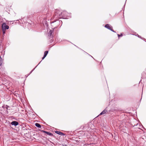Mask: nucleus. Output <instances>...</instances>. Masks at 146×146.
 <instances>
[{"label":"nucleus","mask_w":146,"mask_h":146,"mask_svg":"<svg viewBox=\"0 0 146 146\" xmlns=\"http://www.w3.org/2000/svg\"><path fill=\"white\" fill-rule=\"evenodd\" d=\"M117 36H118V37L119 38L120 36V37L122 36H123V35L122 34H121L120 35H119V34H118Z\"/></svg>","instance_id":"obj_14"},{"label":"nucleus","mask_w":146,"mask_h":146,"mask_svg":"<svg viewBox=\"0 0 146 146\" xmlns=\"http://www.w3.org/2000/svg\"><path fill=\"white\" fill-rule=\"evenodd\" d=\"M136 36H137V34L136 35Z\"/></svg>","instance_id":"obj_20"},{"label":"nucleus","mask_w":146,"mask_h":146,"mask_svg":"<svg viewBox=\"0 0 146 146\" xmlns=\"http://www.w3.org/2000/svg\"><path fill=\"white\" fill-rule=\"evenodd\" d=\"M37 65L36 66V67L30 72L29 74H31L32 72L34 70L35 68L37 67Z\"/></svg>","instance_id":"obj_15"},{"label":"nucleus","mask_w":146,"mask_h":146,"mask_svg":"<svg viewBox=\"0 0 146 146\" xmlns=\"http://www.w3.org/2000/svg\"><path fill=\"white\" fill-rule=\"evenodd\" d=\"M9 107L7 105H4L2 106L3 108H6L7 110L8 109V108Z\"/></svg>","instance_id":"obj_9"},{"label":"nucleus","mask_w":146,"mask_h":146,"mask_svg":"<svg viewBox=\"0 0 146 146\" xmlns=\"http://www.w3.org/2000/svg\"><path fill=\"white\" fill-rule=\"evenodd\" d=\"M11 125L15 126L19 124V123L17 121H12L11 123Z\"/></svg>","instance_id":"obj_4"},{"label":"nucleus","mask_w":146,"mask_h":146,"mask_svg":"<svg viewBox=\"0 0 146 146\" xmlns=\"http://www.w3.org/2000/svg\"><path fill=\"white\" fill-rule=\"evenodd\" d=\"M5 30H2L3 31V34H4L5 33Z\"/></svg>","instance_id":"obj_16"},{"label":"nucleus","mask_w":146,"mask_h":146,"mask_svg":"<svg viewBox=\"0 0 146 146\" xmlns=\"http://www.w3.org/2000/svg\"><path fill=\"white\" fill-rule=\"evenodd\" d=\"M48 51H45L44 52V56H46L47 54H48Z\"/></svg>","instance_id":"obj_12"},{"label":"nucleus","mask_w":146,"mask_h":146,"mask_svg":"<svg viewBox=\"0 0 146 146\" xmlns=\"http://www.w3.org/2000/svg\"><path fill=\"white\" fill-rule=\"evenodd\" d=\"M40 63H39V64H38L37 65H38L39 64H40Z\"/></svg>","instance_id":"obj_21"},{"label":"nucleus","mask_w":146,"mask_h":146,"mask_svg":"<svg viewBox=\"0 0 146 146\" xmlns=\"http://www.w3.org/2000/svg\"><path fill=\"white\" fill-rule=\"evenodd\" d=\"M71 14L68 13L66 11H61L59 10H56L55 12L53 18H52V19H54L55 23V24H56V25L54 28H56L58 27L60 23H62L61 21L57 20L58 19L60 18H63L64 19H68V17H70Z\"/></svg>","instance_id":"obj_1"},{"label":"nucleus","mask_w":146,"mask_h":146,"mask_svg":"<svg viewBox=\"0 0 146 146\" xmlns=\"http://www.w3.org/2000/svg\"><path fill=\"white\" fill-rule=\"evenodd\" d=\"M137 36H138V37L140 38H141V36H140L139 35H138V34H137Z\"/></svg>","instance_id":"obj_19"},{"label":"nucleus","mask_w":146,"mask_h":146,"mask_svg":"<svg viewBox=\"0 0 146 146\" xmlns=\"http://www.w3.org/2000/svg\"><path fill=\"white\" fill-rule=\"evenodd\" d=\"M35 126L38 128H41V126L38 123H36L35 124Z\"/></svg>","instance_id":"obj_10"},{"label":"nucleus","mask_w":146,"mask_h":146,"mask_svg":"<svg viewBox=\"0 0 146 146\" xmlns=\"http://www.w3.org/2000/svg\"><path fill=\"white\" fill-rule=\"evenodd\" d=\"M54 29L50 30L48 33V36L52 38L53 37V35L52 33L53 32Z\"/></svg>","instance_id":"obj_3"},{"label":"nucleus","mask_w":146,"mask_h":146,"mask_svg":"<svg viewBox=\"0 0 146 146\" xmlns=\"http://www.w3.org/2000/svg\"><path fill=\"white\" fill-rule=\"evenodd\" d=\"M42 131L44 133H46L47 135H52V133H50V132H47V131Z\"/></svg>","instance_id":"obj_8"},{"label":"nucleus","mask_w":146,"mask_h":146,"mask_svg":"<svg viewBox=\"0 0 146 146\" xmlns=\"http://www.w3.org/2000/svg\"><path fill=\"white\" fill-rule=\"evenodd\" d=\"M46 57V56H45L44 55L42 57V60H43Z\"/></svg>","instance_id":"obj_18"},{"label":"nucleus","mask_w":146,"mask_h":146,"mask_svg":"<svg viewBox=\"0 0 146 146\" xmlns=\"http://www.w3.org/2000/svg\"><path fill=\"white\" fill-rule=\"evenodd\" d=\"M107 112V110L105 109L100 114V115L104 114L106 113Z\"/></svg>","instance_id":"obj_7"},{"label":"nucleus","mask_w":146,"mask_h":146,"mask_svg":"<svg viewBox=\"0 0 146 146\" xmlns=\"http://www.w3.org/2000/svg\"><path fill=\"white\" fill-rule=\"evenodd\" d=\"M105 27L106 28H107L108 29L110 30L111 29L113 28L110 25H109L108 24H106L105 25Z\"/></svg>","instance_id":"obj_5"},{"label":"nucleus","mask_w":146,"mask_h":146,"mask_svg":"<svg viewBox=\"0 0 146 146\" xmlns=\"http://www.w3.org/2000/svg\"><path fill=\"white\" fill-rule=\"evenodd\" d=\"M55 132L56 134H57L59 135H65V134L64 133H63L62 132H60V131H56Z\"/></svg>","instance_id":"obj_6"},{"label":"nucleus","mask_w":146,"mask_h":146,"mask_svg":"<svg viewBox=\"0 0 146 146\" xmlns=\"http://www.w3.org/2000/svg\"><path fill=\"white\" fill-rule=\"evenodd\" d=\"M2 60V58L1 56H0V66H1L2 64V63L1 62Z\"/></svg>","instance_id":"obj_13"},{"label":"nucleus","mask_w":146,"mask_h":146,"mask_svg":"<svg viewBox=\"0 0 146 146\" xmlns=\"http://www.w3.org/2000/svg\"><path fill=\"white\" fill-rule=\"evenodd\" d=\"M9 26L7 25L6 23H3L2 24V30L8 29H9Z\"/></svg>","instance_id":"obj_2"},{"label":"nucleus","mask_w":146,"mask_h":146,"mask_svg":"<svg viewBox=\"0 0 146 146\" xmlns=\"http://www.w3.org/2000/svg\"><path fill=\"white\" fill-rule=\"evenodd\" d=\"M42 22L43 24L44 23L45 24L47 25L46 19H44V20L42 21Z\"/></svg>","instance_id":"obj_11"},{"label":"nucleus","mask_w":146,"mask_h":146,"mask_svg":"<svg viewBox=\"0 0 146 146\" xmlns=\"http://www.w3.org/2000/svg\"><path fill=\"white\" fill-rule=\"evenodd\" d=\"M110 30L111 31H112V32H113L115 33V31L113 30V28L112 29H110Z\"/></svg>","instance_id":"obj_17"}]
</instances>
